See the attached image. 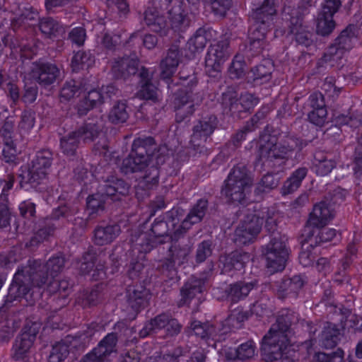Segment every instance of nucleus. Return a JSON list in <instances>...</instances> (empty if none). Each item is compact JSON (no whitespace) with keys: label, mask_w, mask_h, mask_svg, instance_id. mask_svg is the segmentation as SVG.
<instances>
[{"label":"nucleus","mask_w":362,"mask_h":362,"mask_svg":"<svg viewBox=\"0 0 362 362\" xmlns=\"http://www.w3.org/2000/svg\"><path fill=\"white\" fill-rule=\"evenodd\" d=\"M287 240L285 235L276 233L272 235L267 244L262 246V255L270 272L275 273L284 269L289 255Z\"/></svg>","instance_id":"1a4fd4ad"},{"label":"nucleus","mask_w":362,"mask_h":362,"mask_svg":"<svg viewBox=\"0 0 362 362\" xmlns=\"http://www.w3.org/2000/svg\"><path fill=\"white\" fill-rule=\"evenodd\" d=\"M344 352L341 349H337L332 354L319 352L315 355L317 362H344Z\"/></svg>","instance_id":"69168bd1"},{"label":"nucleus","mask_w":362,"mask_h":362,"mask_svg":"<svg viewBox=\"0 0 362 362\" xmlns=\"http://www.w3.org/2000/svg\"><path fill=\"white\" fill-rule=\"evenodd\" d=\"M151 293L142 285H136L129 287L127 290V301L134 310L129 319H134L140 310L144 308L150 299Z\"/></svg>","instance_id":"b1692460"},{"label":"nucleus","mask_w":362,"mask_h":362,"mask_svg":"<svg viewBox=\"0 0 362 362\" xmlns=\"http://www.w3.org/2000/svg\"><path fill=\"white\" fill-rule=\"evenodd\" d=\"M93 62V59L90 53L85 52H77L71 59V67L73 71H78L81 69L89 67Z\"/></svg>","instance_id":"13d9d810"},{"label":"nucleus","mask_w":362,"mask_h":362,"mask_svg":"<svg viewBox=\"0 0 362 362\" xmlns=\"http://www.w3.org/2000/svg\"><path fill=\"white\" fill-rule=\"evenodd\" d=\"M95 257L93 253L90 252H86L81 259V263L80 265V270L83 274H89L93 271L91 274L92 279L97 281L103 279L105 276L104 271V266H97L96 269L93 270L95 267Z\"/></svg>","instance_id":"4c0bfd02"},{"label":"nucleus","mask_w":362,"mask_h":362,"mask_svg":"<svg viewBox=\"0 0 362 362\" xmlns=\"http://www.w3.org/2000/svg\"><path fill=\"white\" fill-rule=\"evenodd\" d=\"M336 164V160L329 158V156L322 152H317L314 156L313 170L317 175L325 176L335 168Z\"/></svg>","instance_id":"58836bf2"},{"label":"nucleus","mask_w":362,"mask_h":362,"mask_svg":"<svg viewBox=\"0 0 362 362\" xmlns=\"http://www.w3.org/2000/svg\"><path fill=\"white\" fill-rule=\"evenodd\" d=\"M249 256L246 253L234 252L229 255L221 256L220 262L223 264L222 272L229 273L233 270L240 271L245 267V260Z\"/></svg>","instance_id":"e433bc0d"},{"label":"nucleus","mask_w":362,"mask_h":362,"mask_svg":"<svg viewBox=\"0 0 362 362\" xmlns=\"http://www.w3.org/2000/svg\"><path fill=\"white\" fill-rule=\"evenodd\" d=\"M308 173L306 168H299L284 182L281 187V194L286 195L297 190Z\"/></svg>","instance_id":"37998d69"},{"label":"nucleus","mask_w":362,"mask_h":362,"mask_svg":"<svg viewBox=\"0 0 362 362\" xmlns=\"http://www.w3.org/2000/svg\"><path fill=\"white\" fill-rule=\"evenodd\" d=\"M170 267L174 268L176 265L180 266L187 261L189 255V248L180 247L176 245L170 248Z\"/></svg>","instance_id":"5fc2aeb1"},{"label":"nucleus","mask_w":362,"mask_h":362,"mask_svg":"<svg viewBox=\"0 0 362 362\" xmlns=\"http://www.w3.org/2000/svg\"><path fill=\"white\" fill-rule=\"evenodd\" d=\"M255 344L252 341H247L241 344L236 349L228 348L225 350V356L230 361H246L252 358L255 354Z\"/></svg>","instance_id":"f704fd0d"},{"label":"nucleus","mask_w":362,"mask_h":362,"mask_svg":"<svg viewBox=\"0 0 362 362\" xmlns=\"http://www.w3.org/2000/svg\"><path fill=\"white\" fill-rule=\"evenodd\" d=\"M357 42L356 29L354 25L347 26L336 38L334 43L331 45L325 57L326 60L337 61L343 57Z\"/></svg>","instance_id":"2eb2a0df"},{"label":"nucleus","mask_w":362,"mask_h":362,"mask_svg":"<svg viewBox=\"0 0 362 362\" xmlns=\"http://www.w3.org/2000/svg\"><path fill=\"white\" fill-rule=\"evenodd\" d=\"M129 186L124 180L112 177L100 187V193L89 196L87 198V211L89 216L94 218L104 211L105 197H110L113 201H118L128 194Z\"/></svg>","instance_id":"0eeeda50"},{"label":"nucleus","mask_w":362,"mask_h":362,"mask_svg":"<svg viewBox=\"0 0 362 362\" xmlns=\"http://www.w3.org/2000/svg\"><path fill=\"white\" fill-rule=\"evenodd\" d=\"M192 332L202 339H211L214 342L224 340V337H220L217 325H213L209 322L202 323L197 320H193L190 324Z\"/></svg>","instance_id":"473e14b6"},{"label":"nucleus","mask_w":362,"mask_h":362,"mask_svg":"<svg viewBox=\"0 0 362 362\" xmlns=\"http://www.w3.org/2000/svg\"><path fill=\"white\" fill-rule=\"evenodd\" d=\"M269 137L267 142L261 144L259 148V158L264 163L272 162L274 159L287 158L292 154L294 141H291L292 144L288 143L287 145L277 144L274 137Z\"/></svg>","instance_id":"412c9836"},{"label":"nucleus","mask_w":362,"mask_h":362,"mask_svg":"<svg viewBox=\"0 0 362 362\" xmlns=\"http://www.w3.org/2000/svg\"><path fill=\"white\" fill-rule=\"evenodd\" d=\"M100 296L98 288L90 291H84L80 293L76 299V303L83 308H88L98 304Z\"/></svg>","instance_id":"864d4df0"},{"label":"nucleus","mask_w":362,"mask_h":362,"mask_svg":"<svg viewBox=\"0 0 362 362\" xmlns=\"http://www.w3.org/2000/svg\"><path fill=\"white\" fill-rule=\"evenodd\" d=\"M199 0H175L168 11L170 28L175 32H184L190 25L198 11Z\"/></svg>","instance_id":"9d476101"},{"label":"nucleus","mask_w":362,"mask_h":362,"mask_svg":"<svg viewBox=\"0 0 362 362\" xmlns=\"http://www.w3.org/2000/svg\"><path fill=\"white\" fill-rule=\"evenodd\" d=\"M245 63L243 56L235 55L229 68L230 76L232 78H240L245 74Z\"/></svg>","instance_id":"e2e57ef3"},{"label":"nucleus","mask_w":362,"mask_h":362,"mask_svg":"<svg viewBox=\"0 0 362 362\" xmlns=\"http://www.w3.org/2000/svg\"><path fill=\"white\" fill-rule=\"evenodd\" d=\"M128 117L127 104L123 101H118L114 104L108 114L109 121L116 124L125 122Z\"/></svg>","instance_id":"de8ad7c7"},{"label":"nucleus","mask_w":362,"mask_h":362,"mask_svg":"<svg viewBox=\"0 0 362 362\" xmlns=\"http://www.w3.org/2000/svg\"><path fill=\"white\" fill-rule=\"evenodd\" d=\"M59 75L60 70L55 64L40 61L33 63L28 73L30 79L45 88L53 84Z\"/></svg>","instance_id":"6ab92c4d"},{"label":"nucleus","mask_w":362,"mask_h":362,"mask_svg":"<svg viewBox=\"0 0 362 362\" xmlns=\"http://www.w3.org/2000/svg\"><path fill=\"white\" fill-rule=\"evenodd\" d=\"M217 124V119L214 115L202 118L194 125L190 143L194 149L202 152L199 147L206 141L209 136L214 132Z\"/></svg>","instance_id":"4be33fe9"},{"label":"nucleus","mask_w":362,"mask_h":362,"mask_svg":"<svg viewBox=\"0 0 362 362\" xmlns=\"http://www.w3.org/2000/svg\"><path fill=\"white\" fill-rule=\"evenodd\" d=\"M247 211L244 220L235 232V240L239 244L252 242L260 232L264 220L268 230H274L276 227L267 208H261L259 204H254Z\"/></svg>","instance_id":"423d86ee"},{"label":"nucleus","mask_w":362,"mask_h":362,"mask_svg":"<svg viewBox=\"0 0 362 362\" xmlns=\"http://www.w3.org/2000/svg\"><path fill=\"white\" fill-rule=\"evenodd\" d=\"M306 241L308 245H306L305 243L303 245L298 257L299 262L303 267L312 265L317 257L316 252L314 251V243L312 238L307 237Z\"/></svg>","instance_id":"603ef678"},{"label":"nucleus","mask_w":362,"mask_h":362,"mask_svg":"<svg viewBox=\"0 0 362 362\" xmlns=\"http://www.w3.org/2000/svg\"><path fill=\"white\" fill-rule=\"evenodd\" d=\"M257 285L256 280L250 282L240 281L231 284L226 290L227 299L233 303H237L246 298Z\"/></svg>","instance_id":"c85d7f7f"},{"label":"nucleus","mask_w":362,"mask_h":362,"mask_svg":"<svg viewBox=\"0 0 362 362\" xmlns=\"http://www.w3.org/2000/svg\"><path fill=\"white\" fill-rule=\"evenodd\" d=\"M273 66L270 60H264L262 64L255 66L248 74V81L255 86L261 85L271 78Z\"/></svg>","instance_id":"c9c22d12"},{"label":"nucleus","mask_w":362,"mask_h":362,"mask_svg":"<svg viewBox=\"0 0 362 362\" xmlns=\"http://www.w3.org/2000/svg\"><path fill=\"white\" fill-rule=\"evenodd\" d=\"M76 132H72L62 136L60 139L62 152L68 157L75 155L79 144Z\"/></svg>","instance_id":"a18cd8bd"},{"label":"nucleus","mask_w":362,"mask_h":362,"mask_svg":"<svg viewBox=\"0 0 362 362\" xmlns=\"http://www.w3.org/2000/svg\"><path fill=\"white\" fill-rule=\"evenodd\" d=\"M252 18L255 23L250 35L252 55L259 54L267 46V35L276 13L274 0H253Z\"/></svg>","instance_id":"20e7f679"},{"label":"nucleus","mask_w":362,"mask_h":362,"mask_svg":"<svg viewBox=\"0 0 362 362\" xmlns=\"http://www.w3.org/2000/svg\"><path fill=\"white\" fill-rule=\"evenodd\" d=\"M155 150L154 139L152 137L137 138L133 141L132 150L120 166L124 174L141 172L136 194L139 197L148 194V191L157 186L159 180V170L153 161Z\"/></svg>","instance_id":"7ed1b4c3"},{"label":"nucleus","mask_w":362,"mask_h":362,"mask_svg":"<svg viewBox=\"0 0 362 362\" xmlns=\"http://www.w3.org/2000/svg\"><path fill=\"white\" fill-rule=\"evenodd\" d=\"M339 330L335 325L329 324L325 327L321 335L322 346L326 349L335 346L339 340Z\"/></svg>","instance_id":"3c124183"},{"label":"nucleus","mask_w":362,"mask_h":362,"mask_svg":"<svg viewBox=\"0 0 362 362\" xmlns=\"http://www.w3.org/2000/svg\"><path fill=\"white\" fill-rule=\"evenodd\" d=\"M138 70V61L129 57L115 59L112 62V71L117 78H126L135 74Z\"/></svg>","instance_id":"72a5a7b5"},{"label":"nucleus","mask_w":362,"mask_h":362,"mask_svg":"<svg viewBox=\"0 0 362 362\" xmlns=\"http://www.w3.org/2000/svg\"><path fill=\"white\" fill-rule=\"evenodd\" d=\"M243 320L244 315L240 311H233L224 321L217 324L220 337L225 338L228 332L240 329Z\"/></svg>","instance_id":"ea45409f"},{"label":"nucleus","mask_w":362,"mask_h":362,"mask_svg":"<svg viewBox=\"0 0 362 362\" xmlns=\"http://www.w3.org/2000/svg\"><path fill=\"white\" fill-rule=\"evenodd\" d=\"M78 212V207L75 205L65 204L53 210L52 218L55 220L64 218L67 221L72 222L73 216Z\"/></svg>","instance_id":"bf43d9fd"},{"label":"nucleus","mask_w":362,"mask_h":362,"mask_svg":"<svg viewBox=\"0 0 362 362\" xmlns=\"http://www.w3.org/2000/svg\"><path fill=\"white\" fill-rule=\"evenodd\" d=\"M3 43L5 46H8L11 50V54L17 57L18 55L21 58L31 59L35 54V49L25 43L16 45L13 40V37L11 35H7L2 38Z\"/></svg>","instance_id":"79ce46f5"},{"label":"nucleus","mask_w":362,"mask_h":362,"mask_svg":"<svg viewBox=\"0 0 362 362\" xmlns=\"http://www.w3.org/2000/svg\"><path fill=\"white\" fill-rule=\"evenodd\" d=\"M120 232V226L117 224L99 226L94 230L93 240L97 245H106L112 243Z\"/></svg>","instance_id":"c756f323"},{"label":"nucleus","mask_w":362,"mask_h":362,"mask_svg":"<svg viewBox=\"0 0 362 362\" xmlns=\"http://www.w3.org/2000/svg\"><path fill=\"white\" fill-rule=\"evenodd\" d=\"M180 62V51L177 46L171 47L166 57L160 62V78L170 88V80L175 74Z\"/></svg>","instance_id":"bb28decb"},{"label":"nucleus","mask_w":362,"mask_h":362,"mask_svg":"<svg viewBox=\"0 0 362 362\" xmlns=\"http://www.w3.org/2000/svg\"><path fill=\"white\" fill-rule=\"evenodd\" d=\"M216 16H223L230 8L231 0H205Z\"/></svg>","instance_id":"0e129e2a"},{"label":"nucleus","mask_w":362,"mask_h":362,"mask_svg":"<svg viewBox=\"0 0 362 362\" xmlns=\"http://www.w3.org/2000/svg\"><path fill=\"white\" fill-rule=\"evenodd\" d=\"M336 26L333 16L320 12L316 21V32L322 36L330 35Z\"/></svg>","instance_id":"c03bdc74"},{"label":"nucleus","mask_w":362,"mask_h":362,"mask_svg":"<svg viewBox=\"0 0 362 362\" xmlns=\"http://www.w3.org/2000/svg\"><path fill=\"white\" fill-rule=\"evenodd\" d=\"M252 180L243 165L235 166L225 181L222 194L233 203L244 204L251 191Z\"/></svg>","instance_id":"6e6552de"},{"label":"nucleus","mask_w":362,"mask_h":362,"mask_svg":"<svg viewBox=\"0 0 362 362\" xmlns=\"http://www.w3.org/2000/svg\"><path fill=\"white\" fill-rule=\"evenodd\" d=\"M291 323L283 317H279L262 339L261 351L264 360L272 362L281 359L287 362L291 346L288 340Z\"/></svg>","instance_id":"39448f33"},{"label":"nucleus","mask_w":362,"mask_h":362,"mask_svg":"<svg viewBox=\"0 0 362 362\" xmlns=\"http://www.w3.org/2000/svg\"><path fill=\"white\" fill-rule=\"evenodd\" d=\"M259 98L253 94L245 92L238 98V94L233 88H228L222 94L221 103L225 110L232 114L249 110L259 103Z\"/></svg>","instance_id":"4468645a"},{"label":"nucleus","mask_w":362,"mask_h":362,"mask_svg":"<svg viewBox=\"0 0 362 362\" xmlns=\"http://www.w3.org/2000/svg\"><path fill=\"white\" fill-rule=\"evenodd\" d=\"M35 113L31 111H24L21 115V119L18 124V128L21 133H28L35 125Z\"/></svg>","instance_id":"774afa93"},{"label":"nucleus","mask_w":362,"mask_h":362,"mask_svg":"<svg viewBox=\"0 0 362 362\" xmlns=\"http://www.w3.org/2000/svg\"><path fill=\"white\" fill-rule=\"evenodd\" d=\"M334 217L333 211L325 202L315 204L310 214L305 231L322 228L327 225Z\"/></svg>","instance_id":"5701e85b"},{"label":"nucleus","mask_w":362,"mask_h":362,"mask_svg":"<svg viewBox=\"0 0 362 362\" xmlns=\"http://www.w3.org/2000/svg\"><path fill=\"white\" fill-rule=\"evenodd\" d=\"M80 337L67 336L61 342L53 346L49 354V362H62L69 355L71 349H78L81 346Z\"/></svg>","instance_id":"393cba45"},{"label":"nucleus","mask_w":362,"mask_h":362,"mask_svg":"<svg viewBox=\"0 0 362 362\" xmlns=\"http://www.w3.org/2000/svg\"><path fill=\"white\" fill-rule=\"evenodd\" d=\"M304 280L300 275H295L291 279H287L281 282L280 291L285 294L296 293L303 286Z\"/></svg>","instance_id":"6e6d98bb"},{"label":"nucleus","mask_w":362,"mask_h":362,"mask_svg":"<svg viewBox=\"0 0 362 362\" xmlns=\"http://www.w3.org/2000/svg\"><path fill=\"white\" fill-rule=\"evenodd\" d=\"M207 208V201L199 199L192 207L181 225L177 226L178 219L173 218L168 221H163L157 218L152 224L151 232L141 233L138 235H132V252L138 253V259H133L129 268V274L131 278L139 276L144 267L145 255L156 247L158 244L164 243V238L169 236L171 239H177L185 233L193 224L201 221Z\"/></svg>","instance_id":"f257e3e1"},{"label":"nucleus","mask_w":362,"mask_h":362,"mask_svg":"<svg viewBox=\"0 0 362 362\" xmlns=\"http://www.w3.org/2000/svg\"><path fill=\"white\" fill-rule=\"evenodd\" d=\"M204 281L200 279L192 277L183 286L180 290L181 298L178 302V306L181 307L189 303L197 295L203 292Z\"/></svg>","instance_id":"7c9ffc66"},{"label":"nucleus","mask_w":362,"mask_h":362,"mask_svg":"<svg viewBox=\"0 0 362 362\" xmlns=\"http://www.w3.org/2000/svg\"><path fill=\"white\" fill-rule=\"evenodd\" d=\"M230 54L229 42L226 39L211 44L208 48L205 57L206 71L209 74H212L213 72L221 71L222 66Z\"/></svg>","instance_id":"dca6fc26"},{"label":"nucleus","mask_w":362,"mask_h":362,"mask_svg":"<svg viewBox=\"0 0 362 362\" xmlns=\"http://www.w3.org/2000/svg\"><path fill=\"white\" fill-rule=\"evenodd\" d=\"M337 230L329 228H318L308 231V238H312L315 245L332 240L337 236Z\"/></svg>","instance_id":"49530a36"},{"label":"nucleus","mask_w":362,"mask_h":362,"mask_svg":"<svg viewBox=\"0 0 362 362\" xmlns=\"http://www.w3.org/2000/svg\"><path fill=\"white\" fill-rule=\"evenodd\" d=\"M172 0H152V7H148L144 13V21L150 29L160 35L168 33V25L163 11L168 9Z\"/></svg>","instance_id":"f3484780"},{"label":"nucleus","mask_w":362,"mask_h":362,"mask_svg":"<svg viewBox=\"0 0 362 362\" xmlns=\"http://www.w3.org/2000/svg\"><path fill=\"white\" fill-rule=\"evenodd\" d=\"M361 115H346L344 114H336L334 116V120L337 125H348L351 128H357L361 124Z\"/></svg>","instance_id":"680f3d73"},{"label":"nucleus","mask_w":362,"mask_h":362,"mask_svg":"<svg viewBox=\"0 0 362 362\" xmlns=\"http://www.w3.org/2000/svg\"><path fill=\"white\" fill-rule=\"evenodd\" d=\"M105 101V96L100 90H91L87 95L79 102L78 105V112L81 115H86L88 111L98 105H100Z\"/></svg>","instance_id":"a19ab883"},{"label":"nucleus","mask_w":362,"mask_h":362,"mask_svg":"<svg viewBox=\"0 0 362 362\" xmlns=\"http://www.w3.org/2000/svg\"><path fill=\"white\" fill-rule=\"evenodd\" d=\"M124 40L122 39V35L121 34H113L110 35L105 33L101 38V45L109 50L115 49Z\"/></svg>","instance_id":"338daca9"},{"label":"nucleus","mask_w":362,"mask_h":362,"mask_svg":"<svg viewBox=\"0 0 362 362\" xmlns=\"http://www.w3.org/2000/svg\"><path fill=\"white\" fill-rule=\"evenodd\" d=\"M47 289L49 293H64L62 297L66 296V293L71 289V284L67 279H51L47 282Z\"/></svg>","instance_id":"052dcab7"},{"label":"nucleus","mask_w":362,"mask_h":362,"mask_svg":"<svg viewBox=\"0 0 362 362\" xmlns=\"http://www.w3.org/2000/svg\"><path fill=\"white\" fill-rule=\"evenodd\" d=\"M202 96L198 93H194L191 89H180L176 93L173 105L176 112V119L181 122L185 117L192 115L195 106L200 105Z\"/></svg>","instance_id":"a211bd4d"},{"label":"nucleus","mask_w":362,"mask_h":362,"mask_svg":"<svg viewBox=\"0 0 362 362\" xmlns=\"http://www.w3.org/2000/svg\"><path fill=\"white\" fill-rule=\"evenodd\" d=\"M52 153L49 150H43L37 153L32 165L20 175L21 184L29 183L36 187L47 178L51 166Z\"/></svg>","instance_id":"9b49d317"},{"label":"nucleus","mask_w":362,"mask_h":362,"mask_svg":"<svg viewBox=\"0 0 362 362\" xmlns=\"http://www.w3.org/2000/svg\"><path fill=\"white\" fill-rule=\"evenodd\" d=\"M40 29L49 38H57L64 33V28L52 18L42 19L40 23Z\"/></svg>","instance_id":"8fccbe9b"},{"label":"nucleus","mask_w":362,"mask_h":362,"mask_svg":"<svg viewBox=\"0 0 362 362\" xmlns=\"http://www.w3.org/2000/svg\"><path fill=\"white\" fill-rule=\"evenodd\" d=\"M117 337L115 333L107 334L80 362H107L111 354L116 353Z\"/></svg>","instance_id":"aec40b11"},{"label":"nucleus","mask_w":362,"mask_h":362,"mask_svg":"<svg viewBox=\"0 0 362 362\" xmlns=\"http://www.w3.org/2000/svg\"><path fill=\"white\" fill-rule=\"evenodd\" d=\"M291 9V6L286 5L283 9V19L286 22L290 33L295 35L296 40L299 45L308 47L312 44L311 33L303 27V18L309 13L307 6Z\"/></svg>","instance_id":"f8f14e48"},{"label":"nucleus","mask_w":362,"mask_h":362,"mask_svg":"<svg viewBox=\"0 0 362 362\" xmlns=\"http://www.w3.org/2000/svg\"><path fill=\"white\" fill-rule=\"evenodd\" d=\"M139 83L141 87L137 92V96L144 100H151L156 102L158 100V90L156 86L151 83L152 75L148 71L142 67L139 71Z\"/></svg>","instance_id":"cd10ccee"},{"label":"nucleus","mask_w":362,"mask_h":362,"mask_svg":"<svg viewBox=\"0 0 362 362\" xmlns=\"http://www.w3.org/2000/svg\"><path fill=\"white\" fill-rule=\"evenodd\" d=\"M64 266V258L62 255L54 256L45 264L40 260H29L28 265L18 269L8 288L7 301L12 302L20 298L29 301L28 296L31 290H40L48 280L57 278ZM39 291L37 293L40 296Z\"/></svg>","instance_id":"f03ea898"},{"label":"nucleus","mask_w":362,"mask_h":362,"mask_svg":"<svg viewBox=\"0 0 362 362\" xmlns=\"http://www.w3.org/2000/svg\"><path fill=\"white\" fill-rule=\"evenodd\" d=\"M37 331L24 330L15 340L12 347V358L16 361L24 359L32 347Z\"/></svg>","instance_id":"a878e982"},{"label":"nucleus","mask_w":362,"mask_h":362,"mask_svg":"<svg viewBox=\"0 0 362 362\" xmlns=\"http://www.w3.org/2000/svg\"><path fill=\"white\" fill-rule=\"evenodd\" d=\"M76 135L79 140L82 139L84 142H90L98 136L100 127L97 123L93 122H86L77 131Z\"/></svg>","instance_id":"09e8293b"},{"label":"nucleus","mask_w":362,"mask_h":362,"mask_svg":"<svg viewBox=\"0 0 362 362\" xmlns=\"http://www.w3.org/2000/svg\"><path fill=\"white\" fill-rule=\"evenodd\" d=\"M81 91V83L75 80L67 81L60 91L61 100H69L78 96Z\"/></svg>","instance_id":"4d7b16f0"},{"label":"nucleus","mask_w":362,"mask_h":362,"mask_svg":"<svg viewBox=\"0 0 362 362\" xmlns=\"http://www.w3.org/2000/svg\"><path fill=\"white\" fill-rule=\"evenodd\" d=\"M163 329L165 331L166 336L174 337L180 334L182 325L177 320L173 318L170 315L161 313L145 322L143 328L139 332V336L144 338L150 334H156Z\"/></svg>","instance_id":"ddd939ff"},{"label":"nucleus","mask_w":362,"mask_h":362,"mask_svg":"<svg viewBox=\"0 0 362 362\" xmlns=\"http://www.w3.org/2000/svg\"><path fill=\"white\" fill-rule=\"evenodd\" d=\"M214 30L211 28H200L188 40L187 47L192 54L202 52L208 41L211 40Z\"/></svg>","instance_id":"2f4dec72"}]
</instances>
